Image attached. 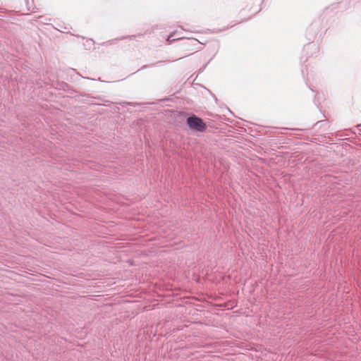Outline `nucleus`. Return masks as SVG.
Wrapping results in <instances>:
<instances>
[{
	"mask_svg": "<svg viewBox=\"0 0 361 361\" xmlns=\"http://www.w3.org/2000/svg\"><path fill=\"white\" fill-rule=\"evenodd\" d=\"M187 125L190 129L200 133L204 132L207 129V125L202 119L195 115L187 118Z\"/></svg>",
	"mask_w": 361,
	"mask_h": 361,
	"instance_id": "1",
	"label": "nucleus"
},
{
	"mask_svg": "<svg viewBox=\"0 0 361 361\" xmlns=\"http://www.w3.org/2000/svg\"><path fill=\"white\" fill-rule=\"evenodd\" d=\"M27 11L35 12L36 6L34 0H24Z\"/></svg>",
	"mask_w": 361,
	"mask_h": 361,
	"instance_id": "2",
	"label": "nucleus"
},
{
	"mask_svg": "<svg viewBox=\"0 0 361 361\" xmlns=\"http://www.w3.org/2000/svg\"><path fill=\"white\" fill-rule=\"evenodd\" d=\"M174 40H175V39H173V35H170L169 36L168 39H167V41H168L169 42H170V43H171V42H173V41H174Z\"/></svg>",
	"mask_w": 361,
	"mask_h": 361,
	"instance_id": "3",
	"label": "nucleus"
},
{
	"mask_svg": "<svg viewBox=\"0 0 361 361\" xmlns=\"http://www.w3.org/2000/svg\"><path fill=\"white\" fill-rule=\"evenodd\" d=\"M233 26H234V25H228L226 27H224L223 29L219 30V31H223V30H228V29H229L231 27H233Z\"/></svg>",
	"mask_w": 361,
	"mask_h": 361,
	"instance_id": "4",
	"label": "nucleus"
},
{
	"mask_svg": "<svg viewBox=\"0 0 361 361\" xmlns=\"http://www.w3.org/2000/svg\"><path fill=\"white\" fill-rule=\"evenodd\" d=\"M116 39H114V40L107 42H106V44H109L112 45V44H114L116 43Z\"/></svg>",
	"mask_w": 361,
	"mask_h": 361,
	"instance_id": "5",
	"label": "nucleus"
},
{
	"mask_svg": "<svg viewBox=\"0 0 361 361\" xmlns=\"http://www.w3.org/2000/svg\"><path fill=\"white\" fill-rule=\"evenodd\" d=\"M129 37L130 39H132V38L135 37V36H130V37Z\"/></svg>",
	"mask_w": 361,
	"mask_h": 361,
	"instance_id": "6",
	"label": "nucleus"
}]
</instances>
